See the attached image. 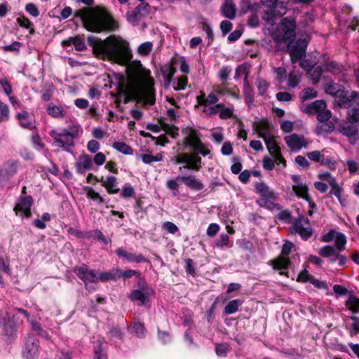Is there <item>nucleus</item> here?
I'll return each instance as SVG.
<instances>
[{"mask_svg":"<svg viewBox=\"0 0 359 359\" xmlns=\"http://www.w3.org/2000/svg\"><path fill=\"white\" fill-rule=\"evenodd\" d=\"M129 299L132 302L140 301L141 302V305L143 306L144 304V302L146 300V295L142 291V290L136 289L133 290L128 296Z\"/></svg>","mask_w":359,"mask_h":359,"instance_id":"43","label":"nucleus"},{"mask_svg":"<svg viewBox=\"0 0 359 359\" xmlns=\"http://www.w3.org/2000/svg\"><path fill=\"white\" fill-rule=\"evenodd\" d=\"M25 11L32 17L36 18L39 15V11L34 3H28L25 6Z\"/></svg>","mask_w":359,"mask_h":359,"instance_id":"63","label":"nucleus"},{"mask_svg":"<svg viewBox=\"0 0 359 359\" xmlns=\"http://www.w3.org/2000/svg\"><path fill=\"white\" fill-rule=\"evenodd\" d=\"M117 179L113 175L107 177V184H104V188L109 194H115L119 191V188L117 186Z\"/></svg>","mask_w":359,"mask_h":359,"instance_id":"33","label":"nucleus"},{"mask_svg":"<svg viewBox=\"0 0 359 359\" xmlns=\"http://www.w3.org/2000/svg\"><path fill=\"white\" fill-rule=\"evenodd\" d=\"M34 202V200L32 196H20L18 203L13 208V211L18 216L30 218L32 215L31 208Z\"/></svg>","mask_w":359,"mask_h":359,"instance_id":"12","label":"nucleus"},{"mask_svg":"<svg viewBox=\"0 0 359 359\" xmlns=\"http://www.w3.org/2000/svg\"><path fill=\"white\" fill-rule=\"evenodd\" d=\"M158 122L160 124V128L166 133H170V130H179V128L177 126L165 123L163 118H158Z\"/></svg>","mask_w":359,"mask_h":359,"instance_id":"62","label":"nucleus"},{"mask_svg":"<svg viewBox=\"0 0 359 359\" xmlns=\"http://www.w3.org/2000/svg\"><path fill=\"white\" fill-rule=\"evenodd\" d=\"M255 84L258 89L259 94L261 95H264L269 88V83L265 79L259 77L257 79Z\"/></svg>","mask_w":359,"mask_h":359,"instance_id":"54","label":"nucleus"},{"mask_svg":"<svg viewBox=\"0 0 359 359\" xmlns=\"http://www.w3.org/2000/svg\"><path fill=\"white\" fill-rule=\"evenodd\" d=\"M73 272L84 283L86 290H95L94 287H88L89 283H96L98 280L94 270L89 269L86 264H82L81 266H74Z\"/></svg>","mask_w":359,"mask_h":359,"instance_id":"9","label":"nucleus"},{"mask_svg":"<svg viewBox=\"0 0 359 359\" xmlns=\"http://www.w3.org/2000/svg\"><path fill=\"white\" fill-rule=\"evenodd\" d=\"M176 62V60L175 58H172L170 63L168 65H165L164 69H163V75L165 81L169 84L176 72V69L174 67V64Z\"/></svg>","mask_w":359,"mask_h":359,"instance_id":"28","label":"nucleus"},{"mask_svg":"<svg viewBox=\"0 0 359 359\" xmlns=\"http://www.w3.org/2000/svg\"><path fill=\"white\" fill-rule=\"evenodd\" d=\"M342 66L336 61H328L325 64V69L332 73H337L341 71Z\"/></svg>","mask_w":359,"mask_h":359,"instance_id":"51","label":"nucleus"},{"mask_svg":"<svg viewBox=\"0 0 359 359\" xmlns=\"http://www.w3.org/2000/svg\"><path fill=\"white\" fill-rule=\"evenodd\" d=\"M350 318L353 321L351 334H357L359 333V318L355 315H353L350 317Z\"/></svg>","mask_w":359,"mask_h":359,"instance_id":"64","label":"nucleus"},{"mask_svg":"<svg viewBox=\"0 0 359 359\" xmlns=\"http://www.w3.org/2000/svg\"><path fill=\"white\" fill-rule=\"evenodd\" d=\"M229 351V346L226 344H217L215 346V353L219 357L226 356Z\"/></svg>","mask_w":359,"mask_h":359,"instance_id":"57","label":"nucleus"},{"mask_svg":"<svg viewBox=\"0 0 359 359\" xmlns=\"http://www.w3.org/2000/svg\"><path fill=\"white\" fill-rule=\"evenodd\" d=\"M175 165L183 164V168L199 171L201 168L202 158L196 151L182 152L171 160Z\"/></svg>","mask_w":359,"mask_h":359,"instance_id":"6","label":"nucleus"},{"mask_svg":"<svg viewBox=\"0 0 359 359\" xmlns=\"http://www.w3.org/2000/svg\"><path fill=\"white\" fill-rule=\"evenodd\" d=\"M307 42L306 39H298L293 43L289 42L286 47V51L289 53L292 63H296L299 61L306 55L307 49Z\"/></svg>","mask_w":359,"mask_h":359,"instance_id":"8","label":"nucleus"},{"mask_svg":"<svg viewBox=\"0 0 359 359\" xmlns=\"http://www.w3.org/2000/svg\"><path fill=\"white\" fill-rule=\"evenodd\" d=\"M127 88L128 86L121 81L118 82V84L116 87L117 93L114 94L111 93V96L114 97L123 96L124 94H126V93H127Z\"/></svg>","mask_w":359,"mask_h":359,"instance_id":"61","label":"nucleus"},{"mask_svg":"<svg viewBox=\"0 0 359 359\" xmlns=\"http://www.w3.org/2000/svg\"><path fill=\"white\" fill-rule=\"evenodd\" d=\"M347 239L344 233L338 232L335 236V244L333 246L338 252H341L345 249Z\"/></svg>","mask_w":359,"mask_h":359,"instance_id":"39","label":"nucleus"},{"mask_svg":"<svg viewBox=\"0 0 359 359\" xmlns=\"http://www.w3.org/2000/svg\"><path fill=\"white\" fill-rule=\"evenodd\" d=\"M262 20L269 25H273L276 18L284 13L279 10L283 8V2L280 0H260Z\"/></svg>","mask_w":359,"mask_h":359,"instance_id":"5","label":"nucleus"},{"mask_svg":"<svg viewBox=\"0 0 359 359\" xmlns=\"http://www.w3.org/2000/svg\"><path fill=\"white\" fill-rule=\"evenodd\" d=\"M231 72V69L229 66H222L218 72V76L219 80L222 83L226 82V81L229 79Z\"/></svg>","mask_w":359,"mask_h":359,"instance_id":"53","label":"nucleus"},{"mask_svg":"<svg viewBox=\"0 0 359 359\" xmlns=\"http://www.w3.org/2000/svg\"><path fill=\"white\" fill-rule=\"evenodd\" d=\"M348 109V121L351 124H355L359 121V104L358 107H351Z\"/></svg>","mask_w":359,"mask_h":359,"instance_id":"41","label":"nucleus"},{"mask_svg":"<svg viewBox=\"0 0 359 359\" xmlns=\"http://www.w3.org/2000/svg\"><path fill=\"white\" fill-rule=\"evenodd\" d=\"M296 20L292 18H283L280 22V29L289 39V42H293L296 37Z\"/></svg>","mask_w":359,"mask_h":359,"instance_id":"13","label":"nucleus"},{"mask_svg":"<svg viewBox=\"0 0 359 359\" xmlns=\"http://www.w3.org/2000/svg\"><path fill=\"white\" fill-rule=\"evenodd\" d=\"M93 163L91 157L88 154H82L79 156L77 162L76 163V172L83 175L86 170H89L92 168Z\"/></svg>","mask_w":359,"mask_h":359,"instance_id":"22","label":"nucleus"},{"mask_svg":"<svg viewBox=\"0 0 359 359\" xmlns=\"http://www.w3.org/2000/svg\"><path fill=\"white\" fill-rule=\"evenodd\" d=\"M145 327L144 323L140 321H135L130 327V331L132 334H135L137 337L142 338L144 336Z\"/></svg>","mask_w":359,"mask_h":359,"instance_id":"37","label":"nucleus"},{"mask_svg":"<svg viewBox=\"0 0 359 359\" xmlns=\"http://www.w3.org/2000/svg\"><path fill=\"white\" fill-rule=\"evenodd\" d=\"M87 42L93 48V54L99 59L124 65L133 58L129 43L120 36L112 34L103 40L88 36Z\"/></svg>","mask_w":359,"mask_h":359,"instance_id":"1","label":"nucleus"},{"mask_svg":"<svg viewBox=\"0 0 359 359\" xmlns=\"http://www.w3.org/2000/svg\"><path fill=\"white\" fill-rule=\"evenodd\" d=\"M182 134L183 139L182 142H177V145L182 144L184 147L183 150L188 149L194 151L203 142L201 140V133L191 126L182 128Z\"/></svg>","mask_w":359,"mask_h":359,"instance_id":"7","label":"nucleus"},{"mask_svg":"<svg viewBox=\"0 0 359 359\" xmlns=\"http://www.w3.org/2000/svg\"><path fill=\"white\" fill-rule=\"evenodd\" d=\"M345 306L353 313V315L357 314L359 312V298L355 296L351 295L345 302Z\"/></svg>","mask_w":359,"mask_h":359,"instance_id":"36","label":"nucleus"},{"mask_svg":"<svg viewBox=\"0 0 359 359\" xmlns=\"http://www.w3.org/2000/svg\"><path fill=\"white\" fill-rule=\"evenodd\" d=\"M153 48V44L151 42L147 41L141 43L138 48L137 53L143 56L147 55L150 53Z\"/></svg>","mask_w":359,"mask_h":359,"instance_id":"48","label":"nucleus"},{"mask_svg":"<svg viewBox=\"0 0 359 359\" xmlns=\"http://www.w3.org/2000/svg\"><path fill=\"white\" fill-rule=\"evenodd\" d=\"M354 124H351L350 126H344L341 128V133L348 137H352L355 136L358 133V128L355 126H353Z\"/></svg>","mask_w":359,"mask_h":359,"instance_id":"49","label":"nucleus"},{"mask_svg":"<svg viewBox=\"0 0 359 359\" xmlns=\"http://www.w3.org/2000/svg\"><path fill=\"white\" fill-rule=\"evenodd\" d=\"M145 79L142 85L128 86L126 95L130 97H135L133 100L137 104L142 103L143 107L154 105L156 102V93L154 79L149 76L150 71L144 72Z\"/></svg>","mask_w":359,"mask_h":359,"instance_id":"3","label":"nucleus"},{"mask_svg":"<svg viewBox=\"0 0 359 359\" xmlns=\"http://www.w3.org/2000/svg\"><path fill=\"white\" fill-rule=\"evenodd\" d=\"M135 194V191L132 185L129 183H126L121 189V193L120 196L123 198H126L129 197H134Z\"/></svg>","mask_w":359,"mask_h":359,"instance_id":"47","label":"nucleus"},{"mask_svg":"<svg viewBox=\"0 0 359 359\" xmlns=\"http://www.w3.org/2000/svg\"><path fill=\"white\" fill-rule=\"evenodd\" d=\"M243 95L245 98L246 104L250 107L254 102V91L252 86L248 83V74L244 79Z\"/></svg>","mask_w":359,"mask_h":359,"instance_id":"30","label":"nucleus"},{"mask_svg":"<svg viewBox=\"0 0 359 359\" xmlns=\"http://www.w3.org/2000/svg\"><path fill=\"white\" fill-rule=\"evenodd\" d=\"M112 147L116 151L125 155H132L133 154V148L123 142H115Z\"/></svg>","mask_w":359,"mask_h":359,"instance_id":"38","label":"nucleus"},{"mask_svg":"<svg viewBox=\"0 0 359 359\" xmlns=\"http://www.w3.org/2000/svg\"><path fill=\"white\" fill-rule=\"evenodd\" d=\"M128 262L130 263H142V262H149V260L147 259L142 254H137V253H131L130 252L129 258L128 259Z\"/></svg>","mask_w":359,"mask_h":359,"instance_id":"50","label":"nucleus"},{"mask_svg":"<svg viewBox=\"0 0 359 359\" xmlns=\"http://www.w3.org/2000/svg\"><path fill=\"white\" fill-rule=\"evenodd\" d=\"M20 165L19 161L9 160L4 163L1 169L4 176V182H8L17 172Z\"/></svg>","mask_w":359,"mask_h":359,"instance_id":"18","label":"nucleus"},{"mask_svg":"<svg viewBox=\"0 0 359 359\" xmlns=\"http://www.w3.org/2000/svg\"><path fill=\"white\" fill-rule=\"evenodd\" d=\"M32 325L33 330H34L39 336L45 339L49 338L48 333L41 327V325L39 323H32Z\"/></svg>","mask_w":359,"mask_h":359,"instance_id":"59","label":"nucleus"},{"mask_svg":"<svg viewBox=\"0 0 359 359\" xmlns=\"http://www.w3.org/2000/svg\"><path fill=\"white\" fill-rule=\"evenodd\" d=\"M118 268H113L109 271H102L100 273L98 280L101 282H107L110 280L116 281L118 279Z\"/></svg>","mask_w":359,"mask_h":359,"instance_id":"31","label":"nucleus"},{"mask_svg":"<svg viewBox=\"0 0 359 359\" xmlns=\"http://www.w3.org/2000/svg\"><path fill=\"white\" fill-rule=\"evenodd\" d=\"M318 254L323 258H328L329 264H334L338 262V264L340 266H344L348 261V257L344 255L340 254V252L336 250L332 245H324L318 250Z\"/></svg>","mask_w":359,"mask_h":359,"instance_id":"10","label":"nucleus"},{"mask_svg":"<svg viewBox=\"0 0 359 359\" xmlns=\"http://www.w3.org/2000/svg\"><path fill=\"white\" fill-rule=\"evenodd\" d=\"M313 276H311L309 271L305 268L304 269L302 270L297 277V281L299 283H311V279L313 278Z\"/></svg>","mask_w":359,"mask_h":359,"instance_id":"55","label":"nucleus"},{"mask_svg":"<svg viewBox=\"0 0 359 359\" xmlns=\"http://www.w3.org/2000/svg\"><path fill=\"white\" fill-rule=\"evenodd\" d=\"M292 228L304 241H306L311 238L313 233L312 228L303 226L301 218L295 219Z\"/></svg>","mask_w":359,"mask_h":359,"instance_id":"21","label":"nucleus"},{"mask_svg":"<svg viewBox=\"0 0 359 359\" xmlns=\"http://www.w3.org/2000/svg\"><path fill=\"white\" fill-rule=\"evenodd\" d=\"M39 340L34 334H28L25 339L22 355L25 359H37L39 353Z\"/></svg>","mask_w":359,"mask_h":359,"instance_id":"11","label":"nucleus"},{"mask_svg":"<svg viewBox=\"0 0 359 359\" xmlns=\"http://www.w3.org/2000/svg\"><path fill=\"white\" fill-rule=\"evenodd\" d=\"M202 29L205 32L207 37L209 39L208 45H210L215 39L214 33L210 25L205 21L201 22Z\"/></svg>","mask_w":359,"mask_h":359,"instance_id":"52","label":"nucleus"},{"mask_svg":"<svg viewBox=\"0 0 359 359\" xmlns=\"http://www.w3.org/2000/svg\"><path fill=\"white\" fill-rule=\"evenodd\" d=\"M268 264L276 271H280V275H284L289 277L288 272L285 271L290 266L292 262L290 258L281 255L270 260Z\"/></svg>","mask_w":359,"mask_h":359,"instance_id":"15","label":"nucleus"},{"mask_svg":"<svg viewBox=\"0 0 359 359\" xmlns=\"http://www.w3.org/2000/svg\"><path fill=\"white\" fill-rule=\"evenodd\" d=\"M84 190L86 191V196L88 198L97 202L98 204L107 203L105 199L100 196L99 193L96 192L91 187L86 186L84 187Z\"/></svg>","mask_w":359,"mask_h":359,"instance_id":"34","label":"nucleus"},{"mask_svg":"<svg viewBox=\"0 0 359 359\" xmlns=\"http://www.w3.org/2000/svg\"><path fill=\"white\" fill-rule=\"evenodd\" d=\"M1 334L7 337L8 340H13L16 334V327L15 324L11 320L6 319L2 325Z\"/></svg>","mask_w":359,"mask_h":359,"instance_id":"25","label":"nucleus"},{"mask_svg":"<svg viewBox=\"0 0 359 359\" xmlns=\"http://www.w3.org/2000/svg\"><path fill=\"white\" fill-rule=\"evenodd\" d=\"M185 271L187 274L195 276L196 274V269L194 268V260L191 258H188L185 259Z\"/></svg>","mask_w":359,"mask_h":359,"instance_id":"60","label":"nucleus"},{"mask_svg":"<svg viewBox=\"0 0 359 359\" xmlns=\"http://www.w3.org/2000/svg\"><path fill=\"white\" fill-rule=\"evenodd\" d=\"M80 132V126L74 125L68 129H64L61 133L55 130L50 132V136L54 140L53 145L62 148L67 152L72 151V148L75 146L74 140L78 137Z\"/></svg>","mask_w":359,"mask_h":359,"instance_id":"4","label":"nucleus"},{"mask_svg":"<svg viewBox=\"0 0 359 359\" xmlns=\"http://www.w3.org/2000/svg\"><path fill=\"white\" fill-rule=\"evenodd\" d=\"M151 12V6L146 2H142L138 4L132 13V17L135 20H140L147 16Z\"/></svg>","mask_w":359,"mask_h":359,"instance_id":"24","label":"nucleus"},{"mask_svg":"<svg viewBox=\"0 0 359 359\" xmlns=\"http://www.w3.org/2000/svg\"><path fill=\"white\" fill-rule=\"evenodd\" d=\"M341 86L333 81L326 83L324 86L325 92L333 97H337L339 93L343 90Z\"/></svg>","mask_w":359,"mask_h":359,"instance_id":"35","label":"nucleus"},{"mask_svg":"<svg viewBox=\"0 0 359 359\" xmlns=\"http://www.w3.org/2000/svg\"><path fill=\"white\" fill-rule=\"evenodd\" d=\"M273 125L267 118H262L259 121H255L252 123V128L258 135L262 139L273 135L271 130L273 129Z\"/></svg>","mask_w":359,"mask_h":359,"instance_id":"16","label":"nucleus"},{"mask_svg":"<svg viewBox=\"0 0 359 359\" xmlns=\"http://www.w3.org/2000/svg\"><path fill=\"white\" fill-rule=\"evenodd\" d=\"M337 97H338V104L344 108H350L357 100H359V96L356 92H352L351 97H348V91L344 90H342Z\"/></svg>","mask_w":359,"mask_h":359,"instance_id":"19","label":"nucleus"},{"mask_svg":"<svg viewBox=\"0 0 359 359\" xmlns=\"http://www.w3.org/2000/svg\"><path fill=\"white\" fill-rule=\"evenodd\" d=\"M243 304V301L240 299L231 300L224 307V312L226 314L230 315L236 313L238 311V306Z\"/></svg>","mask_w":359,"mask_h":359,"instance_id":"40","label":"nucleus"},{"mask_svg":"<svg viewBox=\"0 0 359 359\" xmlns=\"http://www.w3.org/2000/svg\"><path fill=\"white\" fill-rule=\"evenodd\" d=\"M29 118V114L25 110L22 111L15 115V118L19 121V125L22 128L29 130H36V126L34 124V122L30 121Z\"/></svg>","mask_w":359,"mask_h":359,"instance_id":"23","label":"nucleus"},{"mask_svg":"<svg viewBox=\"0 0 359 359\" xmlns=\"http://www.w3.org/2000/svg\"><path fill=\"white\" fill-rule=\"evenodd\" d=\"M94 358L93 359H108L106 351L102 348V342L97 341L94 346Z\"/></svg>","mask_w":359,"mask_h":359,"instance_id":"42","label":"nucleus"},{"mask_svg":"<svg viewBox=\"0 0 359 359\" xmlns=\"http://www.w3.org/2000/svg\"><path fill=\"white\" fill-rule=\"evenodd\" d=\"M326 106L325 101L318 100L309 104L303 111L307 114H318L321 111L325 110Z\"/></svg>","mask_w":359,"mask_h":359,"instance_id":"26","label":"nucleus"},{"mask_svg":"<svg viewBox=\"0 0 359 359\" xmlns=\"http://www.w3.org/2000/svg\"><path fill=\"white\" fill-rule=\"evenodd\" d=\"M222 15L226 18L233 19L236 17L235 5L229 0H226L221 8Z\"/></svg>","mask_w":359,"mask_h":359,"instance_id":"27","label":"nucleus"},{"mask_svg":"<svg viewBox=\"0 0 359 359\" xmlns=\"http://www.w3.org/2000/svg\"><path fill=\"white\" fill-rule=\"evenodd\" d=\"M118 278H122L124 281L127 279L132 278L133 276H140V271L133 269H127L122 271L118 268Z\"/></svg>","mask_w":359,"mask_h":359,"instance_id":"46","label":"nucleus"},{"mask_svg":"<svg viewBox=\"0 0 359 359\" xmlns=\"http://www.w3.org/2000/svg\"><path fill=\"white\" fill-rule=\"evenodd\" d=\"M73 45L77 51H83L86 49L84 41L78 35L73 38Z\"/></svg>","mask_w":359,"mask_h":359,"instance_id":"58","label":"nucleus"},{"mask_svg":"<svg viewBox=\"0 0 359 359\" xmlns=\"http://www.w3.org/2000/svg\"><path fill=\"white\" fill-rule=\"evenodd\" d=\"M255 188L257 194L261 196L258 201L261 206H266V203L270 199H276V196L274 192L269 189V187L264 182H256Z\"/></svg>","mask_w":359,"mask_h":359,"instance_id":"14","label":"nucleus"},{"mask_svg":"<svg viewBox=\"0 0 359 359\" xmlns=\"http://www.w3.org/2000/svg\"><path fill=\"white\" fill-rule=\"evenodd\" d=\"M323 72V69L321 66H317L315 68L313 66H309L306 69V74H309L313 84H317L319 82Z\"/></svg>","mask_w":359,"mask_h":359,"instance_id":"29","label":"nucleus"},{"mask_svg":"<svg viewBox=\"0 0 359 359\" xmlns=\"http://www.w3.org/2000/svg\"><path fill=\"white\" fill-rule=\"evenodd\" d=\"M9 118V109L6 104L0 100V121H7Z\"/></svg>","mask_w":359,"mask_h":359,"instance_id":"56","label":"nucleus"},{"mask_svg":"<svg viewBox=\"0 0 359 359\" xmlns=\"http://www.w3.org/2000/svg\"><path fill=\"white\" fill-rule=\"evenodd\" d=\"M285 141L287 145L290 148L291 150H299L302 147H306L307 142L305 140L304 137L299 136L297 134H291L290 135L285 137Z\"/></svg>","mask_w":359,"mask_h":359,"instance_id":"20","label":"nucleus"},{"mask_svg":"<svg viewBox=\"0 0 359 359\" xmlns=\"http://www.w3.org/2000/svg\"><path fill=\"white\" fill-rule=\"evenodd\" d=\"M74 15L79 18L83 27L90 32H111L118 28V22L104 10L83 8L76 11Z\"/></svg>","mask_w":359,"mask_h":359,"instance_id":"2","label":"nucleus"},{"mask_svg":"<svg viewBox=\"0 0 359 359\" xmlns=\"http://www.w3.org/2000/svg\"><path fill=\"white\" fill-rule=\"evenodd\" d=\"M292 190L299 198L304 199L306 196H309L308 193L309 188L306 185L302 184L293 185Z\"/></svg>","mask_w":359,"mask_h":359,"instance_id":"44","label":"nucleus"},{"mask_svg":"<svg viewBox=\"0 0 359 359\" xmlns=\"http://www.w3.org/2000/svg\"><path fill=\"white\" fill-rule=\"evenodd\" d=\"M177 180L194 191H201L204 188L203 183L194 175H177Z\"/></svg>","mask_w":359,"mask_h":359,"instance_id":"17","label":"nucleus"},{"mask_svg":"<svg viewBox=\"0 0 359 359\" xmlns=\"http://www.w3.org/2000/svg\"><path fill=\"white\" fill-rule=\"evenodd\" d=\"M46 111L53 118H62L65 116V111L62 106H57L53 103L48 104Z\"/></svg>","mask_w":359,"mask_h":359,"instance_id":"32","label":"nucleus"},{"mask_svg":"<svg viewBox=\"0 0 359 359\" xmlns=\"http://www.w3.org/2000/svg\"><path fill=\"white\" fill-rule=\"evenodd\" d=\"M317 96L318 92L312 88H304L300 93V98L303 102L309 99L316 98Z\"/></svg>","mask_w":359,"mask_h":359,"instance_id":"45","label":"nucleus"}]
</instances>
